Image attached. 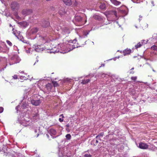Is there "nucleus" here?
Wrapping results in <instances>:
<instances>
[{"label": "nucleus", "mask_w": 157, "mask_h": 157, "mask_svg": "<svg viewBox=\"0 0 157 157\" xmlns=\"http://www.w3.org/2000/svg\"><path fill=\"white\" fill-rule=\"evenodd\" d=\"M131 52V50L129 48H127L124 50L122 52L123 55L125 56L129 55Z\"/></svg>", "instance_id": "423d86ee"}, {"label": "nucleus", "mask_w": 157, "mask_h": 157, "mask_svg": "<svg viewBox=\"0 0 157 157\" xmlns=\"http://www.w3.org/2000/svg\"><path fill=\"white\" fill-rule=\"evenodd\" d=\"M40 46H37L36 47H35V50L37 52H39L40 51L41 49V50H42L41 48H40Z\"/></svg>", "instance_id": "5701e85b"}, {"label": "nucleus", "mask_w": 157, "mask_h": 157, "mask_svg": "<svg viewBox=\"0 0 157 157\" xmlns=\"http://www.w3.org/2000/svg\"><path fill=\"white\" fill-rule=\"evenodd\" d=\"M77 40L76 39L74 40L70 44V45L72 46L74 48L75 47H78V45H77ZM78 46H79L78 45Z\"/></svg>", "instance_id": "1a4fd4ad"}, {"label": "nucleus", "mask_w": 157, "mask_h": 157, "mask_svg": "<svg viewBox=\"0 0 157 157\" xmlns=\"http://www.w3.org/2000/svg\"><path fill=\"white\" fill-rule=\"evenodd\" d=\"M98 143V141L97 140L94 139L91 141V144H93L94 146L96 145Z\"/></svg>", "instance_id": "a211bd4d"}, {"label": "nucleus", "mask_w": 157, "mask_h": 157, "mask_svg": "<svg viewBox=\"0 0 157 157\" xmlns=\"http://www.w3.org/2000/svg\"><path fill=\"white\" fill-rule=\"evenodd\" d=\"M64 3L67 5L70 6L72 4L71 0H62Z\"/></svg>", "instance_id": "f8f14e48"}, {"label": "nucleus", "mask_w": 157, "mask_h": 157, "mask_svg": "<svg viewBox=\"0 0 157 157\" xmlns=\"http://www.w3.org/2000/svg\"><path fill=\"white\" fill-rule=\"evenodd\" d=\"M22 13L25 15H27L30 14L32 13V10H31L25 9L23 10L22 11Z\"/></svg>", "instance_id": "7ed1b4c3"}, {"label": "nucleus", "mask_w": 157, "mask_h": 157, "mask_svg": "<svg viewBox=\"0 0 157 157\" xmlns=\"http://www.w3.org/2000/svg\"><path fill=\"white\" fill-rule=\"evenodd\" d=\"M50 52V53H55L56 52H57L56 51H54L53 50H51Z\"/></svg>", "instance_id": "473e14b6"}, {"label": "nucleus", "mask_w": 157, "mask_h": 157, "mask_svg": "<svg viewBox=\"0 0 157 157\" xmlns=\"http://www.w3.org/2000/svg\"><path fill=\"white\" fill-rule=\"evenodd\" d=\"M65 13V10L63 8H61L59 11V13L61 15H63Z\"/></svg>", "instance_id": "dca6fc26"}, {"label": "nucleus", "mask_w": 157, "mask_h": 157, "mask_svg": "<svg viewBox=\"0 0 157 157\" xmlns=\"http://www.w3.org/2000/svg\"><path fill=\"white\" fill-rule=\"evenodd\" d=\"M105 74H103L102 75H101V76L102 77H105Z\"/></svg>", "instance_id": "e433bc0d"}, {"label": "nucleus", "mask_w": 157, "mask_h": 157, "mask_svg": "<svg viewBox=\"0 0 157 157\" xmlns=\"http://www.w3.org/2000/svg\"><path fill=\"white\" fill-rule=\"evenodd\" d=\"M46 87L47 89L48 90L50 91L52 88V84L50 83H48L46 85Z\"/></svg>", "instance_id": "4468645a"}, {"label": "nucleus", "mask_w": 157, "mask_h": 157, "mask_svg": "<svg viewBox=\"0 0 157 157\" xmlns=\"http://www.w3.org/2000/svg\"><path fill=\"white\" fill-rule=\"evenodd\" d=\"M48 37L47 36H41L40 37V40L41 41V42L43 43H44L47 42L48 40Z\"/></svg>", "instance_id": "6e6552de"}, {"label": "nucleus", "mask_w": 157, "mask_h": 157, "mask_svg": "<svg viewBox=\"0 0 157 157\" xmlns=\"http://www.w3.org/2000/svg\"><path fill=\"white\" fill-rule=\"evenodd\" d=\"M13 157H16L15 156H13Z\"/></svg>", "instance_id": "58836bf2"}, {"label": "nucleus", "mask_w": 157, "mask_h": 157, "mask_svg": "<svg viewBox=\"0 0 157 157\" xmlns=\"http://www.w3.org/2000/svg\"><path fill=\"white\" fill-rule=\"evenodd\" d=\"M151 48L152 49L157 51V46L156 45H153L151 47Z\"/></svg>", "instance_id": "b1692460"}, {"label": "nucleus", "mask_w": 157, "mask_h": 157, "mask_svg": "<svg viewBox=\"0 0 157 157\" xmlns=\"http://www.w3.org/2000/svg\"><path fill=\"white\" fill-rule=\"evenodd\" d=\"M52 83L54 87H57L58 86V83L56 81H52Z\"/></svg>", "instance_id": "4be33fe9"}, {"label": "nucleus", "mask_w": 157, "mask_h": 157, "mask_svg": "<svg viewBox=\"0 0 157 157\" xmlns=\"http://www.w3.org/2000/svg\"><path fill=\"white\" fill-rule=\"evenodd\" d=\"M100 8L102 10L104 9L105 8V5L104 3H101V4L99 6Z\"/></svg>", "instance_id": "aec40b11"}, {"label": "nucleus", "mask_w": 157, "mask_h": 157, "mask_svg": "<svg viewBox=\"0 0 157 157\" xmlns=\"http://www.w3.org/2000/svg\"><path fill=\"white\" fill-rule=\"evenodd\" d=\"M63 114H61L60 115V116H62V117H63Z\"/></svg>", "instance_id": "4c0bfd02"}, {"label": "nucleus", "mask_w": 157, "mask_h": 157, "mask_svg": "<svg viewBox=\"0 0 157 157\" xmlns=\"http://www.w3.org/2000/svg\"><path fill=\"white\" fill-rule=\"evenodd\" d=\"M23 23H24V24L25 25V26H27V23L26 22H23Z\"/></svg>", "instance_id": "c9c22d12"}, {"label": "nucleus", "mask_w": 157, "mask_h": 157, "mask_svg": "<svg viewBox=\"0 0 157 157\" xmlns=\"http://www.w3.org/2000/svg\"><path fill=\"white\" fill-rule=\"evenodd\" d=\"M4 109L2 107H0V113H2Z\"/></svg>", "instance_id": "c756f323"}, {"label": "nucleus", "mask_w": 157, "mask_h": 157, "mask_svg": "<svg viewBox=\"0 0 157 157\" xmlns=\"http://www.w3.org/2000/svg\"><path fill=\"white\" fill-rule=\"evenodd\" d=\"M50 133L53 135H56V132L54 129L51 128L50 130Z\"/></svg>", "instance_id": "2eb2a0df"}, {"label": "nucleus", "mask_w": 157, "mask_h": 157, "mask_svg": "<svg viewBox=\"0 0 157 157\" xmlns=\"http://www.w3.org/2000/svg\"><path fill=\"white\" fill-rule=\"evenodd\" d=\"M38 31V29L37 28H33L31 30V32L32 33L34 34L36 33Z\"/></svg>", "instance_id": "f3484780"}, {"label": "nucleus", "mask_w": 157, "mask_h": 157, "mask_svg": "<svg viewBox=\"0 0 157 157\" xmlns=\"http://www.w3.org/2000/svg\"><path fill=\"white\" fill-rule=\"evenodd\" d=\"M13 77L14 79H17V78L18 76L17 75H13Z\"/></svg>", "instance_id": "72a5a7b5"}, {"label": "nucleus", "mask_w": 157, "mask_h": 157, "mask_svg": "<svg viewBox=\"0 0 157 157\" xmlns=\"http://www.w3.org/2000/svg\"><path fill=\"white\" fill-rule=\"evenodd\" d=\"M93 17L95 19H98L99 18V17L97 15H94Z\"/></svg>", "instance_id": "7c9ffc66"}, {"label": "nucleus", "mask_w": 157, "mask_h": 157, "mask_svg": "<svg viewBox=\"0 0 157 157\" xmlns=\"http://www.w3.org/2000/svg\"><path fill=\"white\" fill-rule=\"evenodd\" d=\"M19 6V4L16 2H13L11 5V7L13 10L18 9Z\"/></svg>", "instance_id": "f257e3e1"}, {"label": "nucleus", "mask_w": 157, "mask_h": 157, "mask_svg": "<svg viewBox=\"0 0 157 157\" xmlns=\"http://www.w3.org/2000/svg\"><path fill=\"white\" fill-rule=\"evenodd\" d=\"M144 44V40H143L138 43L136 45H135V48L137 49L138 48H140Z\"/></svg>", "instance_id": "0eeeda50"}, {"label": "nucleus", "mask_w": 157, "mask_h": 157, "mask_svg": "<svg viewBox=\"0 0 157 157\" xmlns=\"http://www.w3.org/2000/svg\"><path fill=\"white\" fill-rule=\"evenodd\" d=\"M63 119H62L61 118H59V121L60 122H62L63 121Z\"/></svg>", "instance_id": "f704fd0d"}, {"label": "nucleus", "mask_w": 157, "mask_h": 157, "mask_svg": "<svg viewBox=\"0 0 157 157\" xmlns=\"http://www.w3.org/2000/svg\"><path fill=\"white\" fill-rule=\"evenodd\" d=\"M66 138L68 140H70L71 139V136L70 134H68L66 136Z\"/></svg>", "instance_id": "393cba45"}, {"label": "nucleus", "mask_w": 157, "mask_h": 157, "mask_svg": "<svg viewBox=\"0 0 157 157\" xmlns=\"http://www.w3.org/2000/svg\"><path fill=\"white\" fill-rule=\"evenodd\" d=\"M31 103L33 105L37 106L40 104L41 101L40 100H32L31 101Z\"/></svg>", "instance_id": "20e7f679"}, {"label": "nucleus", "mask_w": 157, "mask_h": 157, "mask_svg": "<svg viewBox=\"0 0 157 157\" xmlns=\"http://www.w3.org/2000/svg\"><path fill=\"white\" fill-rule=\"evenodd\" d=\"M137 78L136 76H133L131 77V79L134 81H135Z\"/></svg>", "instance_id": "a878e982"}, {"label": "nucleus", "mask_w": 157, "mask_h": 157, "mask_svg": "<svg viewBox=\"0 0 157 157\" xmlns=\"http://www.w3.org/2000/svg\"><path fill=\"white\" fill-rule=\"evenodd\" d=\"M110 1L113 4L116 6L118 5L121 3V2L118 1L117 0H110Z\"/></svg>", "instance_id": "9b49d317"}, {"label": "nucleus", "mask_w": 157, "mask_h": 157, "mask_svg": "<svg viewBox=\"0 0 157 157\" xmlns=\"http://www.w3.org/2000/svg\"><path fill=\"white\" fill-rule=\"evenodd\" d=\"M50 25L49 22L47 20H44L42 21V26L46 28Z\"/></svg>", "instance_id": "39448f33"}, {"label": "nucleus", "mask_w": 157, "mask_h": 157, "mask_svg": "<svg viewBox=\"0 0 157 157\" xmlns=\"http://www.w3.org/2000/svg\"><path fill=\"white\" fill-rule=\"evenodd\" d=\"M134 69V68H132L131 69V71L130 72V74H134V72L133 71H132V70H133Z\"/></svg>", "instance_id": "2f4dec72"}, {"label": "nucleus", "mask_w": 157, "mask_h": 157, "mask_svg": "<svg viewBox=\"0 0 157 157\" xmlns=\"http://www.w3.org/2000/svg\"><path fill=\"white\" fill-rule=\"evenodd\" d=\"M104 135L103 132H101L96 137V138L97 139H99L100 137H102Z\"/></svg>", "instance_id": "412c9836"}, {"label": "nucleus", "mask_w": 157, "mask_h": 157, "mask_svg": "<svg viewBox=\"0 0 157 157\" xmlns=\"http://www.w3.org/2000/svg\"><path fill=\"white\" fill-rule=\"evenodd\" d=\"M90 80L89 79H84L82 80V82H81V83L82 84H86V83H88L89 82Z\"/></svg>", "instance_id": "6ab92c4d"}, {"label": "nucleus", "mask_w": 157, "mask_h": 157, "mask_svg": "<svg viewBox=\"0 0 157 157\" xmlns=\"http://www.w3.org/2000/svg\"><path fill=\"white\" fill-rule=\"evenodd\" d=\"M139 147L141 149H147L148 147V145L146 143L140 142L139 144Z\"/></svg>", "instance_id": "f03ea898"}, {"label": "nucleus", "mask_w": 157, "mask_h": 157, "mask_svg": "<svg viewBox=\"0 0 157 157\" xmlns=\"http://www.w3.org/2000/svg\"><path fill=\"white\" fill-rule=\"evenodd\" d=\"M113 13L116 17H117V12L116 11H113Z\"/></svg>", "instance_id": "c85d7f7f"}, {"label": "nucleus", "mask_w": 157, "mask_h": 157, "mask_svg": "<svg viewBox=\"0 0 157 157\" xmlns=\"http://www.w3.org/2000/svg\"><path fill=\"white\" fill-rule=\"evenodd\" d=\"M84 157H91L92 155L89 154H85L83 156Z\"/></svg>", "instance_id": "bb28decb"}, {"label": "nucleus", "mask_w": 157, "mask_h": 157, "mask_svg": "<svg viewBox=\"0 0 157 157\" xmlns=\"http://www.w3.org/2000/svg\"><path fill=\"white\" fill-rule=\"evenodd\" d=\"M6 42L7 43V44L9 45L10 46H12V43L9 40H6Z\"/></svg>", "instance_id": "cd10ccee"}, {"label": "nucleus", "mask_w": 157, "mask_h": 157, "mask_svg": "<svg viewBox=\"0 0 157 157\" xmlns=\"http://www.w3.org/2000/svg\"><path fill=\"white\" fill-rule=\"evenodd\" d=\"M75 20L78 22H81L82 20V17L79 16H76L75 17Z\"/></svg>", "instance_id": "ddd939ff"}, {"label": "nucleus", "mask_w": 157, "mask_h": 157, "mask_svg": "<svg viewBox=\"0 0 157 157\" xmlns=\"http://www.w3.org/2000/svg\"><path fill=\"white\" fill-rule=\"evenodd\" d=\"M70 32V30L67 27H65L63 29V34H68Z\"/></svg>", "instance_id": "9d476101"}]
</instances>
